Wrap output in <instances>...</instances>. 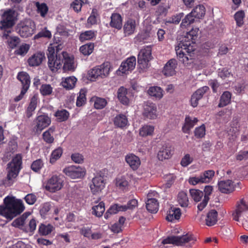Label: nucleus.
Masks as SVG:
<instances>
[{
	"label": "nucleus",
	"mask_w": 248,
	"mask_h": 248,
	"mask_svg": "<svg viewBox=\"0 0 248 248\" xmlns=\"http://www.w3.org/2000/svg\"><path fill=\"white\" fill-rule=\"evenodd\" d=\"M198 121L197 118L187 116L185 118V123L182 127L183 131L185 133H189L191 129Z\"/></svg>",
	"instance_id": "30"
},
{
	"label": "nucleus",
	"mask_w": 248,
	"mask_h": 248,
	"mask_svg": "<svg viewBox=\"0 0 248 248\" xmlns=\"http://www.w3.org/2000/svg\"><path fill=\"white\" fill-rule=\"evenodd\" d=\"M146 206L147 210L151 213H155L158 210L159 203L155 198H151V195L150 193H149L147 195Z\"/></svg>",
	"instance_id": "25"
},
{
	"label": "nucleus",
	"mask_w": 248,
	"mask_h": 248,
	"mask_svg": "<svg viewBox=\"0 0 248 248\" xmlns=\"http://www.w3.org/2000/svg\"><path fill=\"white\" fill-rule=\"evenodd\" d=\"M111 70L110 63L106 62L99 65L89 69L87 72L88 78H106L109 75Z\"/></svg>",
	"instance_id": "8"
},
{
	"label": "nucleus",
	"mask_w": 248,
	"mask_h": 248,
	"mask_svg": "<svg viewBox=\"0 0 248 248\" xmlns=\"http://www.w3.org/2000/svg\"><path fill=\"white\" fill-rule=\"evenodd\" d=\"M181 216V212L180 208L172 206L167 212L166 219L169 221L172 222L175 220H178Z\"/></svg>",
	"instance_id": "26"
},
{
	"label": "nucleus",
	"mask_w": 248,
	"mask_h": 248,
	"mask_svg": "<svg viewBox=\"0 0 248 248\" xmlns=\"http://www.w3.org/2000/svg\"><path fill=\"white\" fill-rule=\"evenodd\" d=\"M51 123L50 119L46 115L38 116L36 120V126L35 128L37 132L41 131L49 125Z\"/></svg>",
	"instance_id": "19"
},
{
	"label": "nucleus",
	"mask_w": 248,
	"mask_h": 248,
	"mask_svg": "<svg viewBox=\"0 0 248 248\" xmlns=\"http://www.w3.org/2000/svg\"><path fill=\"white\" fill-rule=\"evenodd\" d=\"M195 48L193 45H191L190 42L184 43L180 42L175 47V51L179 60L185 65H188L190 62L189 61L191 60L189 58L188 55L191 52L194 51Z\"/></svg>",
	"instance_id": "4"
},
{
	"label": "nucleus",
	"mask_w": 248,
	"mask_h": 248,
	"mask_svg": "<svg viewBox=\"0 0 248 248\" xmlns=\"http://www.w3.org/2000/svg\"><path fill=\"white\" fill-rule=\"evenodd\" d=\"M43 166L42 161L41 159H38L34 161L31 164V169L35 171H38Z\"/></svg>",
	"instance_id": "63"
},
{
	"label": "nucleus",
	"mask_w": 248,
	"mask_h": 248,
	"mask_svg": "<svg viewBox=\"0 0 248 248\" xmlns=\"http://www.w3.org/2000/svg\"><path fill=\"white\" fill-rule=\"evenodd\" d=\"M148 93L149 95L157 99H160L163 96L162 89L158 86L151 87L148 91Z\"/></svg>",
	"instance_id": "36"
},
{
	"label": "nucleus",
	"mask_w": 248,
	"mask_h": 248,
	"mask_svg": "<svg viewBox=\"0 0 248 248\" xmlns=\"http://www.w3.org/2000/svg\"><path fill=\"white\" fill-rule=\"evenodd\" d=\"M86 91L84 89H81L79 93V94L77 97L76 105L78 107H81L84 104H85L86 101Z\"/></svg>",
	"instance_id": "49"
},
{
	"label": "nucleus",
	"mask_w": 248,
	"mask_h": 248,
	"mask_svg": "<svg viewBox=\"0 0 248 248\" xmlns=\"http://www.w3.org/2000/svg\"><path fill=\"white\" fill-rule=\"evenodd\" d=\"M199 29L198 28H193L190 31L187 32L186 35L184 37L183 40L181 42L188 43L190 42L191 45L193 44V40H195L198 34Z\"/></svg>",
	"instance_id": "32"
},
{
	"label": "nucleus",
	"mask_w": 248,
	"mask_h": 248,
	"mask_svg": "<svg viewBox=\"0 0 248 248\" xmlns=\"http://www.w3.org/2000/svg\"><path fill=\"white\" fill-rule=\"evenodd\" d=\"M35 23L30 19L20 22L16 27L17 32L24 38L31 36L35 32Z\"/></svg>",
	"instance_id": "7"
},
{
	"label": "nucleus",
	"mask_w": 248,
	"mask_h": 248,
	"mask_svg": "<svg viewBox=\"0 0 248 248\" xmlns=\"http://www.w3.org/2000/svg\"><path fill=\"white\" fill-rule=\"evenodd\" d=\"M177 65V62L175 59H170L168 62L164 67L163 73L167 77L174 76L175 73V68Z\"/></svg>",
	"instance_id": "22"
},
{
	"label": "nucleus",
	"mask_w": 248,
	"mask_h": 248,
	"mask_svg": "<svg viewBox=\"0 0 248 248\" xmlns=\"http://www.w3.org/2000/svg\"><path fill=\"white\" fill-rule=\"evenodd\" d=\"M62 149L61 147H58L55 149L51 154L50 162L54 163L57 160L60 158L62 154Z\"/></svg>",
	"instance_id": "51"
},
{
	"label": "nucleus",
	"mask_w": 248,
	"mask_h": 248,
	"mask_svg": "<svg viewBox=\"0 0 248 248\" xmlns=\"http://www.w3.org/2000/svg\"><path fill=\"white\" fill-rule=\"evenodd\" d=\"M105 211V203L100 202L97 205L93 206L92 213L97 217H101Z\"/></svg>",
	"instance_id": "38"
},
{
	"label": "nucleus",
	"mask_w": 248,
	"mask_h": 248,
	"mask_svg": "<svg viewBox=\"0 0 248 248\" xmlns=\"http://www.w3.org/2000/svg\"><path fill=\"white\" fill-rule=\"evenodd\" d=\"M12 30H8L3 31L2 38L3 40H6L7 45L11 49L16 48L19 44L20 39L16 36L11 35Z\"/></svg>",
	"instance_id": "17"
},
{
	"label": "nucleus",
	"mask_w": 248,
	"mask_h": 248,
	"mask_svg": "<svg viewBox=\"0 0 248 248\" xmlns=\"http://www.w3.org/2000/svg\"><path fill=\"white\" fill-rule=\"evenodd\" d=\"M87 0H75L71 4V7L76 12H79L80 11L83 4L86 3Z\"/></svg>",
	"instance_id": "59"
},
{
	"label": "nucleus",
	"mask_w": 248,
	"mask_h": 248,
	"mask_svg": "<svg viewBox=\"0 0 248 248\" xmlns=\"http://www.w3.org/2000/svg\"><path fill=\"white\" fill-rule=\"evenodd\" d=\"M63 182L62 177L53 175L48 180L46 186V189L50 192H55L62 188Z\"/></svg>",
	"instance_id": "11"
},
{
	"label": "nucleus",
	"mask_w": 248,
	"mask_h": 248,
	"mask_svg": "<svg viewBox=\"0 0 248 248\" xmlns=\"http://www.w3.org/2000/svg\"><path fill=\"white\" fill-rule=\"evenodd\" d=\"M124 159L126 163L134 170H137L140 165V158L133 153L127 154Z\"/></svg>",
	"instance_id": "18"
},
{
	"label": "nucleus",
	"mask_w": 248,
	"mask_h": 248,
	"mask_svg": "<svg viewBox=\"0 0 248 248\" xmlns=\"http://www.w3.org/2000/svg\"><path fill=\"white\" fill-rule=\"evenodd\" d=\"M189 192L192 198L195 202H199L203 196V192L199 189H190Z\"/></svg>",
	"instance_id": "53"
},
{
	"label": "nucleus",
	"mask_w": 248,
	"mask_h": 248,
	"mask_svg": "<svg viewBox=\"0 0 248 248\" xmlns=\"http://www.w3.org/2000/svg\"><path fill=\"white\" fill-rule=\"evenodd\" d=\"M193 13L196 18L200 19L205 15V9L202 5H199L196 6L191 11Z\"/></svg>",
	"instance_id": "46"
},
{
	"label": "nucleus",
	"mask_w": 248,
	"mask_h": 248,
	"mask_svg": "<svg viewBox=\"0 0 248 248\" xmlns=\"http://www.w3.org/2000/svg\"><path fill=\"white\" fill-rule=\"evenodd\" d=\"M205 134V127L204 124H202L197 127L195 130V135L196 137L202 138Z\"/></svg>",
	"instance_id": "60"
},
{
	"label": "nucleus",
	"mask_w": 248,
	"mask_h": 248,
	"mask_svg": "<svg viewBox=\"0 0 248 248\" xmlns=\"http://www.w3.org/2000/svg\"><path fill=\"white\" fill-rule=\"evenodd\" d=\"M114 124L115 126L123 128L127 125L128 120L126 116L124 114H120L117 115L114 120Z\"/></svg>",
	"instance_id": "35"
},
{
	"label": "nucleus",
	"mask_w": 248,
	"mask_h": 248,
	"mask_svg": "<svg viewBox=\"0 0 248 248\" xmlns=\"http://www.w3.org/2000/svg\"><path fill=\"white\" fill-rule=\"evenodd\" d=\"M35 6L37 7V12L40 14L42 17H45L48 12V8L46 4L44 3H40L37 1L35 2Z\"/></svg>",
	"instance_id": "45"
},
{
	"label": "nucleus",
	"mask_w": 248,
	"mask_h": 248,
	"mask_svg": "<svg viewBox=\"0 0 248 248\" xmlns=\"http://www.w3.org/2000/svg\"><path fill=\"white\" fill-rule=\"evenodd\" d=\"M17 20V14L12 9L5 11L1 16L0 20V30L4 31L8 30H12Z\"/></svg>",
	"instance_id": "5"
},
{
	"label": "nucleus",
	"mask_w": 248,
	"mask_h": 248,
	"mask_svg": "<svg viewBox=\"0 0 248 248\" xmlns=\"http://www.w3.org/2000/svg\"><path fill=\"white\" fill-rule=\"evenodd\" d=\"M38 103V97L34 95L30 100V102L26 110V115L28 118H30L33 115Z\"/></svg>",
	"instance_id": "33"
},
{
	"label": "nucleus",
	"mask_w": 248,
	"mask_h": 248,
	"mask_svg": "<svg viewBox=\"0 0 248 248\" xmlns=\"http://www.w3.org/2000/svg\"><path fill=\"white\" fill-rule=\"evenodd\" d=\"M178 202L181 206L186 207L188 206L189 201L186 193L184 191L180 192L177 197Z\"/></svg>",
	"instance_id": "42"
},
{
	"label": "nucleus",
	"mask_w": 248,
	"mask_h": 248,
	"mask_svg": "<svg viewBox=\"0 0 248 248\" xmlns=\"http://www.w3.org/2000/svg\"><path fill=\"white\" fill-rule=\"evenodd\" d=\"M53 130L49 128L48 130L45 131L43 134V138L44 140L48 143H51L54 141V138L52 136Z\"/></svg>",
	"instance_id": "57"
},
{
	"label": "nucleus",
	"mask_w": 248,
	"mask_h": 248,
	"mask_svg": "<svg viewBox=\"0 0 248 248\" xmlns=\"http://www.w3.org/2000/svg\"><path fill=\"white\" fill-rule=\"evenodd\" d=\"M53 228V226L50 224L46 225L41 224L39 227V232L42 235H46L51 233Z\"/></svg>",
	"instance_id": "52"
},
{
	"label": "nucleus",
	"mask_w": 248,
	"mask_h": 248,
	"mask_svg": "<svg viewBox=\"0 0 248 248\" xmlns=\"http://www.w3.org/2000/svg\"><path fill=\"white\" fill-rule=\"evenodd\" d=\"M195 18H196V17L194 16L193 13L191 12L182 20V23H181V27L182 28L186 27V26L193 23L195 21Z\"/></svg>",
	"instance_id": "50"
},
{
	"label": "nucleus",
	"mask_w": 248,
	"mask_h": 248,
	"mask_svg": "<svg viewBox=\"0 0 248 248\" xmlns=\"http://www.w3.org/2000/svg\"><path fill=\"white\" fill-rule=\"evenodd\" d=\"M30 47V46L29 45L23 44L15 50V53L16 55L24 56L28 52Z\"/></svg>",
	"instance_id": "55"
},
{
	"label": "nucleus",
	"mask_w": 248,
	"mask_h": 248,
	"mask_svg": "<svg viewBox=\"0 0 248 248\" xmlns=\"http://www.w3.org/2000/svg\"><path fill=\"white\" fill-rule=\"evenodd\" d=\"M231 99V94L229 92H225L222 94L218 104L219 107H223L230 103Z\"/></svg>",
	"instance_id": "43"
},
{
	"label": "nucleus",
	"mask_w": 248,
	"mask_h": 248,
	"mask_svg": "<svg viewBox=\"0 0 248 248\" xmlns=\"http://www.w3.org/2000/svg\"><path fill=\"white\" fill-rule=\"evenodd\" d=\"M217 212L215 210H211L207 215L205 219L206 225L208 226L214 225L217 222Z\"/></svg>",
	"instance_id": "34"
},
{
	"label": "nucleus",
	"mask_w": 248,
	"mask_h": 248,
	"mask_svg": "<svg viewBox=\"0 0 248 248\" xmlns=\"http://www.w3.org/2000/svg\"><path fill=\"white\" fill-rule=\"evenodd\" d=\"M139 24L138 20L129 18L124 23L123 26L124 34L125 36H129L133 34L136 31Z\"/></svg>",
	"instance_id": "15"
},
{
	"label": "nucleus",
	"mask_w": 248,
	"mask_h": 248,
	"mask_svg": "<svg viewBox=\"0 0 248 248\" xmlns=\"http://www.w3.org/2000/svg\"><path fill=\"white\" fill-rule=\"evenodd\" d=\"M46 37V38H50L51 37V32L46 29V28H45L44 30L40 31L38 32L36 35L34 36L35 39H38L40 37Z\"/></svg>",
	"instance_id": "61"
},
{
	"label": "nucleus",
	"mask_w": 248,
	"mask_h": 248,
	"mask_svg": "<svg viewBox=\"0 0 248 248\" xmlns=\"http://www.w3.org/2000/svg\"><path fill=\"white\" fill-rule=\"evenodd\" d=\"M130 93L124 87H120L117 92V97L120 102L124 105H128Z\"/></svg>",
	"instance_id": "24"
},
{
	"label": "nucleus",
	"mask_w": 248,
	"mask_h": 248,
	"mask_svg": "<svg viewBox=\"0 0 248 248\" xmlns=\"http://www.w3.org/2000/svg\"><path fill=\"white\" fill-rule=\"evenodd\" d=\"M154 130L155 127L154 126L145 124L140 129L139 134L142 137L151 136L153 134Z\"/></svg>",
	"instance_id": "39"
},
{
	"label": "nucleus",
	"mask_w": 248,
	"mask_h": 248,
	"mask_svg": "<svg viewBox=\"0 0 248 248\" xmlns=\"http://www.w3.org/2000/svg\"><path fill=\"white\" fill-rule=\"evenodd\" d=\"M62 45L57 44H50L47 49L48 65L53 72L57 71L63 63V70L65 71H74L77 67L74 57L67 52H59Z\"/></svg>",
	"instance_id": "1"
},
{
	"label": "nucleus",
	"mask_w": 248,
	"mask_h": 248,
	"mask_svg": "<svg viewBox=\"0 0 248 248\" xmlns=\"http://www.w3.org/2000/svg\"><path fill=\"white\" fill-rule=\"evenodd\" d=\"M20 81L21 82L22 85V90L21 91L20 93L15 97L14 99V101L17 102L23 98V97L25 93H27L28 90L29 89L31 81L30 78H18Z\"/></svg>",
	"instance_id": "23"
},
{
	"label": "nucleus",
	"mask_w": 248,
	"mask_h": 248,
	"mask_svg": "<svg viewBox=\"0 0 248 248\" xmlns=\"http://www.w3.org/2000/svg\"><path fill=\"white\" fill-rule=\"evenodd\" d=\"M22 164V157L19 154L16 155L12 160L7 164V179L9 183L12 182L18 175L21 169Z\"/></svg>",
	"instance_id": "6"
},
{
	"label": "nucleus",
	"mask_w": 248,
	"mask_h": 248,
	"mask_svg": "<svg viewBox=\"0 0 248 248\" xmlns=\"http://www.w3.org/2000/svg\"><path fill=\"white\" fill-rule=\"evenodd\" d=\"M3 202L4 206H0V214L8 219H13L25 209L22 201L14 197H6Z\"/></svg>",
	"instance_id": "2"
},
{
	"label": "nucleus",
	"mask_w": 248,
	"mask_h": 248,
	"mask_svg": "<svg viewBox=\"0 0 248 248\" xmlns=\"http://www.w3.org/2000/svg\"><path fill=\"white\" fill-rule=\"evenodd\" d=\"M126 208L125 206H122V205L115 204L111 205L108 210V213H110L112 215L117 213L119 211H124Z\"/></svg>",
	"instance_id": "56"
},
{
	"label": "nucleus",
	"mask_w": 248,
	"mask_h": 248,
	"mask_svg": "<svg viewBox=\"0 0 248 248\" xmlns=\"http://www.w3.org/2000/svg\"><path fill=\"white\" fill-rule=\"evenodd\" d=\"M215 175V171L212 170H205L200 176L203 183H210Z\"/></svg>",
	"instance_id": "40"
},
{
	"label": "nucleus",
	"mask_w": 248,
	"mask_h": 248,
	"mask_svg": "<svg viewBox=\"0 0 248 248\" xmlns=\"http://www.w3.org/2000/svg\"><path fill=\"white\" fill-rule=\"evenodd\" d=\"M63 172L66 175L72 179L80 178L85 174V171L82 168L75 166H71L65 168L63 169Z\"/></svg>",
	"instance_id": "16"
},
{
	"label": "nucleus",
	"mask_w": 248,
	"mask_h": 248,
	"mask_svg": "<svg viewBox=\"0 0 248 248\" xmlns=\"http://www.w3.org/2000/svg\"><path fill=\"white\" fill-rule=\"evenodd\" d=\"M45 59V53L38 52L34 54L28 59V63L31 66H37L40 65Z\"/></svg>",
	"instance_id": "27"
},
{
	"label": "nucleus",
	"mask_w": 248,
	"mask_h": 248,
	"mask_svg": "<svg viewBox=\"0 0 248 248\" xmlns=\"http://www.w3.org/2000/svg\"><path fill=\"white\" fill-rule=\"evenodd\" d=\"M152 59V49L150 46H146L141 49L138 57V63L141 70L147 68L148 62Z\"/></svg>",
	"instance_id": "9"
},
{
	"label": "nucleus",
	"mask_w": 248,
	"mask_h": 248,
	"mask_svg": "<svg viewBox=\"0 0 248 248\" xmlns=\"http://www.w3.org/2000/svg\"><path fill=\"white\" fill-rule=\"evenodd\" d=\"M128 174L119 176L115 179V185L117 187L122 190H126L129 186Z\"/></svg>",
	"instance_id": "29"
},
{
	"label": "nucleus",
	"mask_w": 248,
	"mask_h": 248,
	"mask_svg": "<svg viewBox=\"0 0 248 248\" xmlns=\"http://www.w3.org/2000/svg\"><path fill=\"white\" fill-rule=\"evenodd\" d=\"M30 215V213L29 212L24 213L21 216L14 220L12 223V225L16 228H22L25 220Z\"/></svg>",
	"instance_id": "37"
},
{
	"label": "nucleus",
	"mask_w": 248,
	"mask_h": 248,
	"mask_svg": "<svg viewBox=\"0 0 248 248\" xmlns=\"http://www.w3.org/2000/svg\"><path fill=\"white\" fill-rule=\"evenodd\" d=\"M245 16V13L243 11L237 12L234 15V18L237 25L240 27L244 23V18Z\"/></svg>",
	"instance_id": "58"
},
{
	"label": "nucleus",
	"mask_w": 248,
	"mask_h": 248,
	"mask_svg": "<svg viewBox=\"0 0 248 248\" xmlns=\"http://www.w3.org/2000/svg\"><path fill=\"white\" fill-rule=\"evenodd\" d=\"M40 92L43 95H49L52 93V88L49 85H43L41 87Z\"/></svg>",
	"instance_id": "64"
},
{
	"label": "nucleus",
	"mask_w": 248,
	"mask_h": 248,
	"mask_svg": "<svg viewBox=\"0 0 248 248\" xmlns=\"http://www.w3.org/2000/svg\"><path fill=\"white\" fill-rule=\"evenodd\" d=\"M94 44L92 43L82 45L80 47L79 50L84 55H89L93 51Z\"/></svg>",
	"instance_id": "47"
},
{
	"label": "nucleus",
	"mask_w": 248,
	"mask_h": 248,
	"mask_svg": "<svg viewBox=\"0 0 248 248\" xmlns=\"http://www.w3.org/2000/svg\"><path fill=\"white\" fill-rule=\"evenodd\" d=\"M191 240V237L187 234L182 236H170L163 239L162 244H171L176 246H182Z\"/></svg>",
	"instance_id": "12"
},
{
	"label": "nucleus",
	"mask_w": 248,
	"mask_h": 248,
	"mask_svg": "<svg viewBox=\"0 0 248 248\" xmlns=\"http://www.w3.org/2000/svg\"><path fill=\"white\" fill-rule=\"evenodd\" d=\"M95 36V31L90 30L87 31L80 33L79 39L81 42H84L90 40Z\"/></svg>",
	"instance_id": "44"
},
{
	"label": "nucleus",
	"mask_w": 248,
	"mask_h": 248,
	"mask_svg": "<svg viewBox=\"0 0 248 248\" xmlns=\"http://www.w3.org/2000/svg\"><path fill=\"white\" fill-rule=\"evenodd\" d=\"M143 115L149 119H156L157 117L156 105L149 101L145 102L143 106Z\"/></svg>",
	"instance_id": "14"
},
{
	"label": "nucleus",
	"mask_w": 248,
	"mask_h": 248,
	"mask_svg": "<svg viewBox=\"0 0 248 248\" xmlns=\"http://www.w3.org/2000/svg\"><path fill=\"white\" fill-rule=\"evenodd\" d=\"M110 26L112 28H114L120 30L122 27V18L121 16L118 13H113L110 17Z\"/></svg>",
	"instance_id": "31"
},
{
	"label": "nucleus",
	"mask_w": 248,
	"mask_h": 248,
	"mask_svg": "<svg viewBox=\"0 0 248 248\" xmlns=\"http://www.w3.org/2000/svg\"><path fill=\"white\" fill-rule=\"evenodd\" d=\"M98 14L95 9H93L90 16L88 18V23L94 25L97 23V17Z\"/></svg>",
	"instance_id": "62"
},
{
	"label": "nucleus",
	"mask_w": 248,
	"mask_h": 248,
	"mask_svg": "<svg viewBox=\"0 0 248 248\" xmlns=\"http://www.w3.org/2000/svg\"><path fill=\"white\" fill-rule=\"evenodd\" d=\"M232 217L238 225L248 230V204L243 199L237 202L232 211Z\"/></svg>",
	"instance_id": "3"
},
{
	"label": "nucleus",
	"mask_w": 248,
	"mask_h": 248,
	"mask_svg": "<svg viewBox=\"0 0 248 248\" xmlns=\"http://www.w3.org/2000/svg\"><path fill=\"white\" fill-rule=\"evenodd\" d=\"M171 155L172 150L170 145L168 143H164L162 145L158 151L157 157L159 160L163 161L170 158Z\"/></svg>",
	"instance_id": "20"
},
{
	"label": "nucleus",
	"mask_w": 248,
	"mask_h": 248,
	"mask_svg": "<svg viewBox=\"0 0 248 248\" xmlns=\"http://www.w3.org/2000/svg\"><path fill=\"white\" fill-rule=\"evenodd\" d=\"M213 191V187L210 186H206L204 189V198L202 202L198 205V209L199 211H202L203 208L206 206L209 200V196L211 194Z\"/></svg>",
	"instance_id": "28"
},
{
	"label": "nucleus",
	"mask_w": 248,
	"mask_h": 248,
	"mask_svg": "<svg viewBox=\"0 0 248 248\" xmlns=\"http://www.w3.org/2000/svg\"><path fill=\"white\" fill-rule=\"evenodd\" d=\"M136 59L134 56L127 58L125 61L123 62L119 69L117 71V74L119 76H123V74L127 75L129 72L132 71L135 67Z\"/></svg>",
	"instance_id": "10"
},
{
	"label": "nucleus",
	"mask_w": 248,
	"mask_h": 248,
	"mask_svg": "<svg viewBox=\"0 0 248 248\" xmlns=\"http://www.w3.org/2000/svg\"><path fill=\"white\" fill-rule=\"evenodd\" d=\"M92 101L94 102V108L98 109L103 108L107 104L105 99L98 97H93Z\"/></svg>",
	"instance_id": "41"
},
{
	"label": "nucleus",
	"mask_w": 248,
	"mask_h": 248,
	"mask_svg": "<svg viewBox=\"0 0 248 248\" xmlns=\"http://www.w3.org/2000/svg\"><path fill=\"white\" fill-rule=\"evenodd\" d=\"M69 112L65 110L62 109L58 110L55 114V117L60 122L66 121L69 117Z\"/></svg>",
	"instance_id": "54"
},
{
	"label": "nucleus",
	"mask_w": 248,
	"mask_h": 248,
	"mask_svg": "<svg viewBox=\"0 0 248 248\" xmlns=\"http://www.w3.org/2000/svg\"><path fill=\"white\" fill-rule=\"evenodd\" d=\"M218 189L224 193H229L234 189L233 183L230 180L220 181L218 183Z\"/></svg>",
	"instance_id": "21"
},
{
	"label": "nucleus",
	"mask_w": 248,
	"mask_h": 248,
	"mask_svg": "<svg viewBox=\"0 0 248 248\" xmlns=\"http://www.w3.org/2000/svg\"><path fill=\"white\" fill-rule=\"evenodd\" d=\"M77 81V78H64L61 84L66 89L71 90L75 87Z\"/></svg>",
	"instance_id": "48"
},
{
	"label": "nucleus",
	"mask_w": 248,
	"mask_h": 248,
	"mask_svg": "<svg viewBox=\"0 0 248 248\" xmlns=\"http://www.w3.org/2000/svg\"><path fill=\"white\" fill-rule=\"evenodd\" d=\"M105 178L100 172L97 174L92 180V184L90 185L92 192L94 194L101 191L105 187Z\"/></svg>",
	"instance_id": "13"
}]
</instances>
